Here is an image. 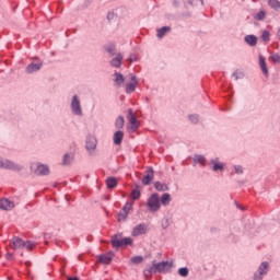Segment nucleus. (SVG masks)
I'll return each mask as SVG.
<instances>
[{
    "label": "nucleus",
    "instance_id": "nucleus-35",
    "mask_svg": "<svg viewBox=\"0 0 280 280\" xmlns=\"http://www.w3.org/2000/svg\"><path fill=\"white\" fill-rule=\"evenodd\" d=\"M261 38L265 43H270V32L262 31Z\"/></svg>",
    "mask_w": 280,
    "mask_h": 280
},
{
    "label": "nucleus",
    "instance_id": "nucleus-2",
    "mask_svg": "<svg viewBox=\"0 0 280 280\" xmlns=\"http://www.w3.org/2000/svg\"><path fill=\"white\" fill-rule=\"evenodd\" d=\"M149 211L156 212L161 209V197L159 194H152L147 202Z\"/></svg>",
    "mask_w": 280,
    "mask_h": 280
},
{
    "label": "nucleus",
    "instance_id": "nucleus-34",
    "mask_svg": "<svg viewBox=\"0 0 280 280\" xmlns=\"http://www.w3.org/2000/svg\"><path fill=\"white\" fill-rule=\"evenodd\" d=\"M71 161H73V156H71L69 153H66L63 155L62 164L63 165H69V163H71Z\"/></svg>",
    "mask_w": 280,
    "mask_h": 280
},
{
    "label": "nucleus",
    "instance_id": "nucleus-3",
    "mask_svg": "<svg viewBox=\"0 0 280 280\" xmlns=\"http://www.w3.org/2000/svg\"><path fill=\"white\" fill-rule=\"evenodd\" d=\"M31 170L37 174V176H47V174H49V166L40 163H33Z\"/></svg>",
    "mask_w": 280,
    "mask_h": 280
},
{
    "label": "nucleus",
    "instance_id": "nucleus-50",
    "mask_svg": "<svg viewBox=\"0 0 280 280\" xmlns=\"http://www.w3.org/2000/svg\"><path fill=\"white\" fill-rule=\"evenodd\" d=\"M233 75H234L235 80H237V73L234 72Z\"/></svg>",
    "mask_w": 280,
    "mask_h": 280
},
{
    "label": "nucleus",
    "instance_id": "nucleus-11",
    "mask_svg": "<svg viewBox=\"0 0 280 280\" xmlns=\"http://www.w3.org/2000/svg\"><path fill=\"white\" fill-rule=\"evenodd\" d=\"M151 180H154V170L152 167L147 170V175L142 177V184L150 185Z\"/></svg>",
    "mask_w": 280,
    "mask_h": 280
},
{
    "label": "nucleus",
    "instance_id": "nucleus-26",
    "mask_svg": "<svg viewBox=\"0 0 280 280\" xmlns=\"http://www.w3.org/2000/svg\"><path fill=\"white\" fill-rule=\"evenodd\" d=\"M114 77H115L114 82H116V84H117L118 86H121V84H124V82H125L124 74H121V73H119V72H116V73L114 74Z\"/></svg>",
    "mask_w": 280,
    "mask_h": 280
},
{
    "label": "nucleus",
    "instance_id": "nucleus-29",
    "mask_svg": "<svg viewBox=\"0 0 280 280\" xmlns=\"http://www.w3.org/2000/svg\"><path fill=\"white\" fill-rule=\"evenodd\" d=\"M132 207H135V201H129L122 207L121 211L129 214L132 211Z\"/></svg>",
    "mask_w": 280,
    "mask_h": 280
},
{
    "label": "nucleus",
    "instance_id": "nucleus-42",
    "mask_svg": "<svg viewBox=\"0 0 280 280\" xmlns=\"http://www.w3.org/2000/svg\"><path fill=\"white\" fill-rule=\"evenodd\" d=\"M132 244V240L130 237L122 238V246H130Z\"/></svg>",
    "mask_w": 280,
    "mask_h": 280
},
{
    "label": "nucleus",
    "instance_id": "nucleus-32",
    "mask_svg": "<svg viewBox=\"0 0 280 280\" xmlns=\"http://www.w3.org/2000/svg\"><path fill=\"white\" fill-rule=\"evenodd\" d=\"M254 19L256 21H264V19H266V12L264 10H260L258 13L254 15Z\"/></svg>",
    "mask_w": 280,
    "mask_h": 280
},
{
    "label": "nucleus",
    "instance_id": "nucleus-30",
    "mask_svg": "<svg viewBox=\"0 0 280 280\" xmlns=\"http://www.w3.org/2000/svg\"><path fill=\"white\" fill-rule=\"evenodd\" d=\"M131 200H139L141 198V190L133 189L130 194Z\"/></svg>",
    "mask_w": 280,
    "mask_h": 280
},
{
    "label": "nucleus",
    "instance_id": "nucleus-22",
    "mask_svg": "<svg viewBox=\"0 0 280 280\" xmlns=\"http://www.w3.org/2000/svg\"><path fill=\"white\" fill-rule=\"evenodd\" d=\"M112 245L114 248H119V246H122V238L119 235H114L112 237Z\"/></svg>",
    "mask_w": 280,
    "mask_h": 280
},
{
    "label": "nucleus",
    "instance_id": "nucleus-24",
    "mask_svg": "<svg viewBox=\"0 0 280 280\" xmlns=\"http://www.w3.org/2000/svg\"><path fill=\"white\" fill-rule=\"evenodd\" d=\"M268 5L276 12H279V10H280V1L279 0H268Z\"/></svg>",
    "mask_w": 280,
    "mask_h": 280
},
{
    "label": "nucleus",
    "instance_id": "nucleus-36",
    "mask_svg": "<svg viewBox=\"0 0 280 280\" xmlns=\"http://www.w3.org/2000/svg\"><path fill=\"white\" fill-rule=\"evenodd\" d=\"M195 163H200V165H205V162L207 161L203 155H196L194 159Z\"/></svg>",
    "mask_w": 280,
    "mask_h": 280
},
{
    "label": "nucleus",
    "instance_id": "nucleus-39",
    "mask_svg": "<svg viewBox=\"0 0 280 280\" xmlns=\"http://www.w3.org/2000/svg\"><path fill=\"white\" fill-rule=\"evenodd\" d=\"M35 246L36 244L32 243V241L24 242V248H26V250H32Z\"/></svg>",
    "mask_w": 280,
    "mask_h": 280
},
{
    "label": "nucleus",
    "instance_id": "nucleus-44",
    "mask_svg": "<svg viewBox=\"0 0 280 280\" xmlns=\"http://www.w3.org/2000/svg\"><path fill=\"white\" fill-rule=\"evenodd\" d=\"M189 119H190V121H191L192 124H198V121H199L198 115H190V116H189Z\"/></svg>",
    "mask_w": 280,
    "mask_h": 280
},
{
    "label": "nucleus",
    "instance_id": "nucleus-18",
    "mask_svg": "<svg viewBox=\"0 0 280 280\" xmlns=\"http://www.w3.org/2000/svg\"><path fill=\"white\" fill-rule=\"evenodd\" d=\"M121 141H124V131H116L114 133L115 145H121Z\"/></svg>",
    "mask_w": 280,
    "mask_h": 280
},
{
    "label": "nucleus",
    "instance_id": "nucleus-28",
    "mask_svg": "<svg viewBox=\"0 0 280 280\" xmlns=\"http://www.w3.org/2000/svg\"><path fill=\"white\" fill-rule=\"evenodd\" d=\"M154 187L158 191H167L170 189L166 184H163L161 182H155Z\"/></svg>",
    "mask_w": 280,
    "mask_h": 280
},
{
    "label": "nucleus",
    "instance_id": "nucleus-25",
    "mask_svg": "<svg viewBox=\"0 0 280 280\" xmlns=\"http://www.w3.org/2000/svg\"><path fill=\"white\" fill-rule=\"evenodd\" d=\"M106 185H107L108 189H115V187H117V178H115V177L107 178Z\"/></svg>",
    "mask_w": 280,
    "mask_h": 280
},
{
    "label": "nucleus",
    "instance_id": "nucleus-21",
    "mask_svg": "<svg viewBox=\"0 0 280 280\" xmlns=\"http://www.w3.org/2000/svg\"><path fill=\"white\" fill-rule=\"evenodd\" d=\"M170 202H172V196H170L167 192L163 194L160 199V205L162 203L164 207H167Z\"/></svg>",
    "mask_w": 280,
    "mask_h": 280
},
{
    "label": "nucleus",
    "instance_id": "nucleus-46",
    "mask_svg": "<svg viewBox=\"0 0 280 280\" xmlns=\"http://www.w3.org/2000/svg\"><path fill=\"white\" fill-rule=\"evenodd\" d=\"M68 280H80V278H78V277H70V278H68Z\"/></svg>",
    "mask_w": 280,
    "mask_h": 280
},
{
    "label": "nucleus",
    "instance_id": "nucleus-10",
    "mask_svg": "<svg viewBox=\"0 0 280 280\" xmlns=\"http://www.w3.org/2000/svg\"><path fill=\"white\" fill-rule=\"evenodd\" d=\"M0 209H3V211H12L14 203L9 199H0Z\"/></svg>",
    "mask_w": 280,
    "mask_h": 280
},
{
    "label": "nucleus",
    "instance_id": "nucleus-45",
    "mask_svg": "<svg viewBox=\"0 0 280 280\" xmlns=\"http://www.w3.org/2000/svg\"><path fill=\"white\" fill-rule=\"evenodd\" d=\"M234 170H235V174H244V170L240 165L234 166Z\"/></svg>",
    "mask_w": 280,
    "mask_h": 280
},
{
    "label": "nucleus",
    "instance_id": "nucleus-33",
    "mask_svg": "<svg viewBox=\"0 0 280 280\" xmlns=\"http://www.w3.org/2000/svg\"><path fill=\"white\" fill-rule=\"evenodd\" d=\"M128 218V212H124L122 210H120V212L118 213V222H126Z\"/></svg>",
    "mask_w": 280,
    "mask_h": 280
},
{
    "label": "nucleus",
    "instance_id": "nucleus-5",
    "mask_svg": "<svg viewBox=\"0 0 280 280\" xmlns=\"http://www.w3.org/2000/svg\"><path fill=\"white\" fill-rule=\"evenodd\" d=\"M71 110L73 115H82V106L80 105V98H78V95L72 97Z\"/></svg>",
    "mask_w": 280,
    "mask_h": 280
},
{
    "label": "nucleus",
    "instance_id": "nucleus-7",
    "mask_svg": "<svg viewBox=\"0 0 280 280\" xmlns=\"http://www.w3.org/2000/svg\"><path fill=\"white\" fill-rule=\"evenodd\" d=\"M11 248L13 250H20V248H25V241L20 237H14L10 243Z\"/></svg>",
    "mask_w": 280,
    "mask_h": 280
},
{
    "label": "nucleus",
    "instance_id": "nucleus-47",
    "mask_svg": "<svg viewBox=\"0 0 280 280\" xmlns=\"http://www.w3.org/2000/svg\"><path fill=\"white\" fill-rule=\"evenodd\" d=\"M136 60H137L136 58H132V57L129 58V62H135Z\"/></svg>",
    "mask_w": 280,
    "mask_h": 280
},
{
    "label": "nucleus",
    "instance_id": "nucleus-12",
    "mask_svg": "<svg viewBox=\"0 0 280 280\" xmlns=\"http://www.w3.org/2000/svg\"><path fill=\"white\" fill-rule=\"evenodd\" d=\"M0 167L2 170H16V165L9 160L0 158Z\"/></svg>",
    "mask_w": 280,
    "mask_h": 280
},
{
    "label": "nucleus",
    "instance_id": "nucleus-1",
    "mask_svg": "<svg viewBox=\"0 0 280 280\" xmlns=\"http://www.w3.org/2000/svg\"><path fill=\"white\" fill-rule=\"evenodd\" d=\"M127 119H128V124H127L128 132H137V130H139V120H137V116H135V113H132V109H128Z\"/></svg>",
    "mask_w": 280,
    "mask_h": 280
},
{
    "label": "nucleus",
    "instance_id": "nucleus-16",
    "mask_svg": "<svg viewBox=\"0 0 280 280\" xmlns=\"http://www.w3.org/2000/svg\"><path fill=\"white\" fill-rule=\"evenodd\" d=\"M40 67H43V62H32L26 67V71L28 73H34L35 71H40Z\"/></svg>",
    "mask_w": 280,
    "mask_h": 280
},
{
    "label": "nucleus",
    "instance_id": "nucleus-23",
    "mask_svg": "<svg viewBox=\"0 0 280 280\" xmlns=\"http://www.w3.org/2000/svg\"><path fill=\"white\" fill-rule=\"evenodd\" d=\"M98 260L101 261V264L108 265L110 264V261H113V256H110V254H103L98 256Z\"/></svg>",
    "mask_w": 280,
    "mask_h": 280
},
{
    "label": "nucleus",
    "instance_id": "nucleus-9",
    "mask_svg": "<svg viewBox=\"0 0 280 280\" xmlns=\"http://www.w3.org/2000/svg\"><path fill=\"white\" fill-rule=\"evenodd\" d=\"M258 62L264 75L268 78V65L266 63V57L262 55H259Z\"/></svg>",
    "mask_w": 280,
    "mask_h": 280
},
{
    "label": "nucleus",
    "instance_id": "nucleus-48",
    "mask_svg": "<svg viewBox=\"0 0 280 280\" xmlns=\"http://www.w3.org/2000/svg\"><path fill=\"white\" fill-rule=\"evenodd\" d=\"M7 257H8V259H12V254L8 253Z\"/></svg>",
    "mask_w": 280,
    "mask_h": 280
},
{
    "label": "nucleus",
    "instance_id": "nucleus-4",
    "mask_svg": "<svg viewBox=\"0 0 280 280\" xmlns=\"http://www.w3.org/2000/svg\"><path fill=\"white\" fill-rule=\"evenodd\" d=\"M268 268H270L268 261H264L262 264H260V266L258 267V271H256L254 275V280L264 279V276L268 275Z\"/></svg>",
    "mask_w": 280,
    "mask_h": 280
},
{
    "label": "nucleus",
    "instance_id": "nucleus-40",
    "mask_svg": "<svg viewBox=\"0 0 280 280\" xmlns=\"http://www.w3.org/2000/svg\"><path fill=\"white\" fill-rule=\"evenodd\" d=\"M142 262H143L142 256H135L131 258V264H142Z\"/></svg>",
    "mask_w": 280,
    "mask_h": 280
},
{
    "label": "nucleus",
    "instance_id": "nucleus-27",
    "mask_svg": "<svg viewBox=\"0 0 280 280\" xmlns=\"http://www.w3.org/2000/svg\"><path fill=\"white\" fill-rule=\"evenodd\" d=\"M171 27L170 26H164L162 28L158 30V38H163V36H165V34H167V32H171Z\"/></svg>",
    "mask_w": 280,
    "mask_h": 280
},
{
    "label": "nucleus",
    "instance_id": "nucleus-17",
    "mask_svg": "<svg viewBox=\"0 0 280 280\" xmlns=\"http://www.w3.org/2000/svg\"><path fill=\"white\" fill-rule=\"evenodd\" d=\"M244 40L247 43V45H249V47L257 46V36L255 35H246Z\"/></svg>",
    "mask_w": 280,
    "mask_h": 280
},
{
    "label": "nucleus",
    "instance_id": "nucleus-41",
    "mask_svg": "<svg viewBox=\"0 0 280 280\" xmlns=\"http://www.w3.org/2000/svg\"><path fill=\"white\" fill-rule=\"evenodd\" d=\"M269 60H271V62H280V56L279 54H273L269 57Z\"/></svg>",
    "mask_w": 280,
    "mask_h": 280
},
{
    "label": "nucleus",
    "instance_id": "nucleus-13",
    "mask_svg": "<svg viewBox=\"0 0 280 280\" xmlns=\"http://www.w3.org/2000/svg\"><path fill=\"white\" fill-rule=\"evenodd\" d=\"M137 77L131 75V82L126 85V93H135V89H137Z\"/></svg>",
    "mask_w": 280,
    "mask_h": 280
},
{
    "label": "nucleus",
    "instance_id": "nucleus-6",
    "mask_svg": "<svg viewBox=\"0 0 280 280\" xmlns=\"http://www.w3.org/2000/svg\"><path fill=\"white\" fill-rule=\"evenodd\" d=\"M148 233V225L141 223L133 228L131 235L133 237H139V235H145Z\"/></svg>",
    "mask_w": 280,
    "mask_h": 280
},
{
    "label": "nucleus",
    "instance_id": "nucleus-20",
    "mask_svg": "<svg viewBox=\"0 0 280 280\" xmlns=\"http://www.w3.org/2000/svg\"><path fill=\"white\" fill-rule=\"evenodd\" d=\"M210 164L212 165L213 172H218V170H224V164L220 163L218 159L211 160Z\"/></svg>",
    "mask_w": 280,
    "mask_h": 280
},
{
    "label": "nucleus",
    "instance_id": "nucleus-49",
    "mask_svg": "<svg viewBox=\"0 0 280 280\" xmlns=\"http://www.w3.org/2000/svg\"><path fill=\"white\" fill-rule=\"evenodd\" d=\"M277 36H278V38H279V40H280V28H278Z\"/></svg>",
    "mask_w": 280,
    "mask_h": 280
},
{
    "label": "nucleus",
    "instance_id": "nucleus-14",
    "mask_svg": "<svg viewBox=\"0 0 280 280\" xmlns=\"http://www.w3.org/2000/svg\"><path fill=\"white\" fill-rule=\"evenodd\" d=\"M85 148L89 152H93L97 148V140L95 138H88Z\"/></svg>",
    "mask_w": 280,
    "mask_h": 280
},
{
    "label": "nucleus",
    "instance_id": "nucleus-8",
    "mask_svg": "<svg viewBox=\"0 0 280 280\" xmlns=\"http://www.w3.org/2000/svg\"><path fill=\"white\" fill-rule=\"evenodd\" d=\"M158 268V272H170L172 270V262L171 261H162L155 264Z\"/></svg>",
    "mask_w": 280,
    "mask_h": 280
},
{
    "label": "nucleus",
    "instance_id": "nucleus-37",
    "mask_svg": "<svg viewBox=\"0 0 280 280\" xmlns=\"http://www.w3.org/2000/svg\"><path fill=\"white\" fill-rule=\"evenodd\" d=\"M178 275L180 277H187L189 275V269H187V267H183L178 269Z\"/></svg>",
    "mask_w": 280,
    "mask_h": 280
},
{
    "label": "nucleus",
    "instance_id": "nucleus-19",
    "mask_svg": "<svg viewBox=\"0 0 280 280\" xmlns=\"http://www.w3.org/2000/svg\"><path fill=\"white\" fill-rule=\"evenodd\" d=\"M124 60V56L121 54H118L116 58L112 59L110 65L112 67L119 68L121 67V61Z\"/></svg>",
    "mask_w": 280,
    "mask_h": 280
},
{
    "label": "nucleus",
    "instance_id": "nucleus-38",
    "mask_svg": "<svg viewBox=\"0 0 280 280\" xmlns=\"http://www.w3.org/2000/svg\"><path fill=\"white\" fill-rule=\"evenodd\" d=\"M115 51H116V49H115V45L114 44H110V45H108L106 47V52L110 54V56H115Z\"/></svg>",
    "mask_w": 280,
    "mask_h": 280
},
{
    "label": "nucleus",
    "instance_id": "nucleus-31",
    "mask_svg": "<svg viewBox=\"0 0 280 280\" xmlns=\"http://www.w3.org/2000/svg\"><path fill=\"white\" fill-rule=\"evenodd\" d=\"M126 124V120H124V117L122 116H119L117 119H116V128H118V130H120L121 128H124V125Z\"/></svg>",
    "mask_w": 280,
    "mask_h": 280
},
{
    "label": "nucleus",
    "instance_id": "nucleus-15",
    "mask_svg": "<svg viewBox=\"0 0 280 280\" xmlns=\"http://www.w3.org/2000/svg\"><path fill=\"white\" fill-rule=\"evenodd\" d=\"M156 272H159V269L156 268V264H153V266L144 269L143 275L148 279V278L152 277L153 275H156Z\"/></svg>",
    "mask_w": 280,
    "mask_h": 280
},
{
    "label": "nucleus",
    "instance_id": "nucleus-43",
    "mask_svg": "<svg viewBox=\"0 0 280 280\" xmlns=\"http://www.w3.org/2000/svg\"><path fill=\"white\" fill-rule=\"evenodd\" d=\"M190 5H202L203 0H188Z\"/></svg>",
    "mask_w": 280,
    "mask_h": 280
}]
</instances>
